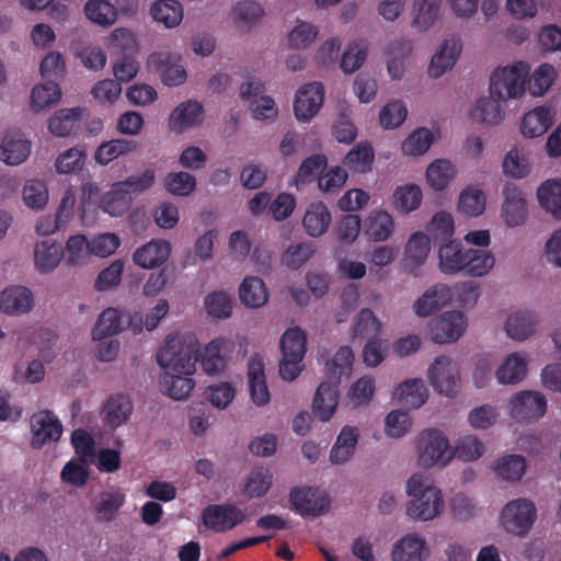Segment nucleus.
Masks as SVG:
<instances>
[{
	"label": "nucleus",
	"instance_id": "obj_30",
	"mask_svg": "<svg viewBox=\"0 0 561 561\" xmlns=\"http://www.w3.org/2000/svg\"><path fill=\"white\" fill-rule=\"evenodd\" d=\"M32 256L37 273L50 274L60 265L64 252L55 239L43 238L34 242Z\"/></svg>",
	"mask_w": 561,
	"mask_h": 561
},
{
	"label": "nucleus",
	"instance_id": "obj_43",
	"mask_svg": "<svg viewBox=\"0 0 561 561\" xmlns=\"http://www.w3.org/2000/svg\"><path fill=\"white\" fill-rule=\"evenodd\" d=\"M332 222V215L323 202L310 203L302 217V228L312 238H319L327 233Z\"/></svg>",
	"mask_w": 561,
	"mask_h": 561
},
{
	"label": "nucleus",
	"instance_id": "obj_33",
	"mask_svg": "<svg viewBox=\"0 0 561 561\" xmlns=\"http://www.w3.org/2000/svg\"><path fill=\"white\" fill-rule=\"evenodd\" d=\"M248 388L251 402L257 407H266L271 402V392L266 383L264 363L261 357L252 356L248 363Z\"/></svg>",
	"mask_w": 561,
	"mask_h": 561
},
{
	"label": "nucleus",
	"instance_id": "obj_49",
	"mask_svg": "<svg viewBox=\"0 0 561 561\" xmlns=\"http://www.w3.org/2000/svg\"><path fill=\"white\" fill-rule=\"evenodd\" d=\"M273 472L268 467L252 468L243 479L241 494L248 500L265 496L273 485Z\"/></svg>",
	"mask_w": 561,
	"mask_h": 561
},
{
	"label": "nucleus",
	"instance_id": "obj_19",
	"mask_svg": "<svg viewBox=\"0 0 561 561\" xmlns=\"http://www.w3.org/2000/svg\"><path fill=\"white\" fill-rule=\"evenodd\" d=\"M233 348L234 343L228 337L219 336L208 342L198 354V360L204 373L208 376L221 374Z\"/></svg>",
	"mask_w": 561,
	"mask_h": 561
},
{
	"label": "nucleus",
	"instance_id": "obj_46",
	"mask_svg": "<svg viewBox=\"0 0 561 561\" xmlns=\"http://www.w3.org/2000/svg\"><path fill=\"white\" fill-rule=\"evenodd\" d=\"M558 78L556 67L549 62H543L531 71L529 62H527V93L533 98H542L554 84Z\"/></svg>",
	"mask_w": 561,
	"mask_h": 561
},
{
	"label": "nucleus",
	"instance_id": "obj_38",
	"mask_svg": "<svg viewBox=\"0 0 561 561\" xmlns=\"http://www.w3.org/2000/svg\"><path fill=\"white\" fill-rule=\"evenodd\" d=\"M386 69L391 81H401L409 67V58L412 54L411 45L403 39L391 42L387 48Z\"/></svg>",
	"mask_w": 561,
	"mask_h": 561
},
{
	"label": "nucleus",
	"instance_id": "obj_10",
	"mask_svg": "<svg viewBox=\"0 0 561 561\" xmlns=\"http://www.w3.org/2000/svg\"><path fill=\"white\" fill-rule=\"evenodd\" d=\"M467 327L468 319L460 310L445 311L427 323L430 337L438 344L458 341L466 332Z\"/></svg>",
	"mask_w": 561,
	"mask_h": 561
},
{
	"label": "nucleus",
	"instance_id": "obj_13",
	"mask_svg": "<svg viewBox=\"0 0 561 561\" xmlns=\"http://www.w3.org/2000/svg\"><path fill=\"white\" fill-rule=\"evenodd\" d=\"M182 56L178 53L159 50L147 58V67L159 72L162 83L167 87H179L185 83L187 72L181 64Z\"/></svg>",
	"mask_w": 561,
	"mask_h": 561
},
{
	"label": "nucleus",
	"instance_id": "obj_22",
	"mask_svg": "<svg viewBox=\"0 0 561 561\" xmlns=\"http://www.w3.org/2000/svg\"><path fill=\"white\" fill-rule=\"evenodd\" d=\"M172 253V243L165 239H151L138 247L131 254L135 265L144 270H156L168 262Z\"/></svg>",
	"mask_w": 561,
	"mask_h": 561
},
{
	"label": "nucleus",
	"instance_id": "obj_29",
	"mask_svg": "<svg viewBox=\"0 0 561 561\" xmlns=\"http://www.w3.org/2000/svg\"><path fill=\"white\" fill-rule=\"evenodd\" d=\"M340 403V390L336 382L322 381L313 394L311 411L314 419L322 423L330 422Z\"/></svg>",
	"mask_w": 561,
	"mask_h": 561
},
{
	"label": "nucleus",
	"instance_id": "obj_6",
	"mask_svg": "<svg viewBox=\"0 0 561 561\" xmlns=\"http://www.w3.org/2000/svg\"><path fill=\"white\" fill-rule=\"evenodd\" d=\"M537 520V507L533 500L516 497L507 501L499 512L497 522L502 530L514 537L524 538Z\"/></svg>",
	"mask_w": 561,
	"mask_h": 561
},
{
	"label": "nucleus",
	"instance_id": "obj_34",
	"mask_svg": "<svg viewBox=\"0 0 561 561\" xmlns=\"http://www.w3.org/2000/svg\"><path fill=\"white\" fill-rule=\"evenodd\" d=\"M265 16L264 7L255 0H241L236 2L230 11L233 26L241 33H250Z\"/></svg>",
	"mask_w": 561,
	"mask_h": 561
},
{
	"label": "nucleus",
	"instance_id": "obj_4",
	"mask_svg": "<svg viewBox=\"0 0 561 561\" xmlns=\"http://www.w3.org/2000/svg\"><path fill=\"white\" fill-rule=\"evenodd\" d=\"M527 61L517 60L497 67L490 76L489 93L506 101L523 99L527 93Z\"/></svg>",
	"mask_w": 561,
	"mask_h": 561
},
{
	"label": "nucleus",
	"instance_id": "obj_17",
	"mask_svg": "<svg viewBox=\"0 0 561 561\" xmlns=\"http://www.w3.org/2000/svg\"><path fill=\"white\" fill-rule=\"evenodd\" d=\"M462 51V41L457 35L445 37L431 58L427 75L433 79L440 78L457 64Z\"/></svg>",
	"mask_w": 561,
	"mask_h": 561
},
{
	"label": "nucleus",
	"instance_id": "obj_16",
	"mask_svg": "<svg viewBox=\"0 0 561 561\" xmlns=\"http://www.w3.org/2000/svg\"><path fill=\"white\" fill-rule=\"evenodd\" d=\"M431 238L424 231L412 232L403 248L401 264L403 270L413 276H419L431 252Z\"/></svg>",
	"mask_w": 561,
	"mask_h": 561
},
{
	"label": "nucleus",
	"instance_id": "obj_18",
	"mask_svg": "<svg viewBox=\"0 0 561 561\" xmlns=\"http://www.w3.org/2000/svg\"><path fill=\"white\" fill-rule=\"evenodd\" d=\"M505 101L489 93L477 98L468 110L469 118L486 127L500 126L506 118Z\"/></svg>",
	"mask_w": 561,
	"mask_h": 561
},
{
	"label": "nucleus",
	"instance_id": "obj_20",
	"mask_svg": "<svg viewBox=\"0 0 561 561\" xmlns=\"http://www.w3.org/2000/svg\"><path fill=\"white\" fill-rule=\"evenodd\" d=\"M554 121L556 111L551 105H537L522 115L518 130L525 139L539 138L548 131Z\"/></svg>",
	"mask_w": 561,
	"mask_h": 561
},
{
	"label": "nucleus",
	"instance_id": "obj_8",
	"mask_svg": "<svg viewBox=\"0 0 561 561\" xmlns=\"http://www.w3.org/2000/svg\"><path fill=\"white\" fill-rule=\"evenodd\" d=\"M548 400L537 390L515 392L507 402L508 415L518 423L533 424L541 420L547 412Z\"/></svg>",
	"mask_w": 561,
	"mask_h": 561
},
{
	"label": "nucleus",
	"instance_id": "obj_41",
	"mask_svg": "<svg viewBox=\"0 0 561 561\" xmlns=\"http://www.w3.org/2000/svg\"><path fill=\"white\" fill-rule=\"evenodd\" d=\"M131 201L128 190L119 182H115L101 195L99 208L112 218H119L129 211Z\"/></svg>",
	"mask_w": 561,
	"mask_h": 561
},
{
	"label": "nucleus",
	"instance_id": "obj_23",
	"mask_svg": "<svg viewBox=\"0 0 561 561\" xmlns=\"http://www.w3.org/2000/svg\"><path fill=\"white\" fill-rule=\"evenodd\" d=\"M34 307V294L26 286L10 285L0 291V312L9 317L30 313Z\"/></svg>",
	"mask_w": 561,
	"mask_h": 561
},
{
	"label": "nucleus",
	"instance_id": "obj_26",
	"mask_svg": "<svg viewBox=\"0 0 561 561\" xmlns=\"http://www.w3.org/2000/svg\"><path fill=\"white\" fill-rule=\"evenodd\" d=\"M539 318L535 311L516 309L507 313L503 323V331L508 339L515 342H524L536 333Z\"/></svg>",
	"mask_w": 561,
	"mask_h": 561
},
{
	"label": "nucleus",
	"instance_id": "obj_1",
	"mask_svg": "<svg viewBox=\"0 0 561 561\" xmlns=\"http://www.w3.org/2000/svg\"><path fill=\"white\" fill-rule=\"evenodd\" d=\"M404 493L408 496L404 513L413 522H433L445 513L446 501L442 488L423 471H416L405 480Z\"/></svg>",
	"mask_w": 561,
	"mask_h": 561
},
{
	"label": "nucleus",
	"instance_id": "obj_57",
	"mask_svg": "<svg viewBox=\"0 0 561 561\" xmlns=\"http://www.w3.org/2000/svg\"><path fill=\"white\" fill-rule=\"evenodd\" d=\"M385 328L383 321L370 309H360L352 321V336L359 337H378Z\"/></svg>",
	"mask_w": 561,
	"mask_h": 561
},
{
	"label": "nucleus",
	"instance_id": "obj_12",
	"mask_svg": "<svg viewBox=\"0 0 561 561\" xmlns=\"http://www.w3.org/2000/svg\"><path fill=\"white\" fill-rule=\"evenodd\" d=\"M501 218L506 227L517 228L528 219V201L525 191L514 183L502 190Z\"/></svg>",
	"mask_w": 561,
	"mask_h": 561
},
{
	"label": "nucleus",
	"instance_id": "obj_32",
	"mask_svg": "<svg viewBox=\"0 0 561 561\" xmlns=\"http://www.w3.org/2000/svg\"><path fill=\"white\" fill-rule=\"evenodd\" d=\"M359 437L360 428L358 425H343L329 453V461L334 466L347 463L356 453Z\"/></svg>",
	"mask_w": 561,
	"mask_h": 561
},
{
	"label": "nucleus",
	"instance_id": "obj_35",
	"mask_svg": "<svg viewBox=\"0 0 561 561\" xmlns=\"http://www.w3.org/2000/svg\"><path fill=\"white\" fill-rule=\"evenodd\" d=\"M442 0H413L410 11V26L416 33L428 32L438 21Z\"/></svg>",
	"mask_w": 561,
	"mask_h": 561
},
{
	"label": "nucleus",
	"instance_id": "obj_61",
	"mask_svg": "<svg viewBox=\"0 0 561 561\" xmlns=\"http://www.w3.org/2000/svg\"><path fill=\"white\" fill-rule=\"evenodd\" d=\"M319 28L316 24L296 19L293 27L287 33V44L295 50H305L309 48L317 39Z\"/></svg>",
	"mask_w": 561,
	"mask_h": 561
},
{
	"label": "nucleus",
	"instance_id": "obj_60",
	"mask_svg": "<svg viewBox=\"0 0 561 561\" xmlns=\"http://www.w3.org/2000/svg\"><path fill=\"white\" fill-rule=\"evenodd\" d=\"M135 141L116 138L102 142L94 151V160L100 165H107L115 159L127 156L136 150Z\"/></svg>",
	"mask_w": 561,
	"mask_h": 561
},
{
	"label": "nucleus",
	"instance_id": "obj_36",
	"mask_svg": "<svg viewBox=\"0 0 561 561\" xmlns=\"http://www.w3.org/2000/svg\"><path fill=\"white\" fill-rule=\"evenodd\" d=\"M488 205L485 192L474 184L466 185L459 193L456 210L459 216L468 219L481 217Z\"/></svg>",
	"mask_w": 561,
	"mask_h": 561
},
{
	"label": "nucleus",
	"instance_id": "obj_59",
	"mask_svg": "<svg viewBox=\"0 0 561 561\" xmlns=\"http://www.w3.org/2000/svg\"><path fill=\"white\" fill-rule=\"evenodd\" d=\"M375 152L371 145L363 141L353 147L343 159V164L353 173L365 174L371 171Z\"/></svg>",
	"mask_w": 561,
	"mask_h": 561
},
{
	"label": "nucleus",
	"instance_id": "obj_39",
	"mask_svg": "<svg viewBox=\"0 0 561 561\" xmlns=\"http://www.w3.org/2000/svg\"><path fill=\"white\" fill-rule=\"evenodd\" d=\"M396 230L393 216L386 209H374L364 220V232L373 242H386Z\"/></svg>",
	"mask_w": 561,
	"mask_h": 561
},
{
	"label": "nucleus",
	"instance_id": "obj_11",
	"mask_svg": "<svg viewBox=\"0 0 561 561\" xmlns=\"http://www.w3.org/2000/svg\"><path fill=\"white\" fill-rule=\"evenodd\" d=\"M325 90L320 81L301 84L295 92L293 111L299 123L311 122L320 112L324 102Z\"/></svg>",
	"mask_w": 561,
	"mask_h": 561
},
{
	"label": "nucleus",
	"instance_id": "obj_58",
	"mask_svg": "<svg viewBox=\"0 0 561 561\" xmlns=\"http://www.w3.org/2000/svg\"><path fill=\"white\" fill-rule=\"evenodd\" d=\"M376 392V379L373 376H363L348 387L345 400L352 409L367 407L374 400Z\"/></svg>",
	"mask_w": 561,
	"mask_h": 561
},
{
	"label": "nucleus",
	"instance_id": "obj_2",
	"mask_svg": "<svg viewBox=\"0 0 561 561\" xmlns=\"http://www.w3.org/2000/svg\"><path fill=\"white\" fill-rule=\"evenodd\" d=\"M201 343L193 332L169 334L157 353V363L162 373L194 375Z\"/></svg>",
	"mask_w": 561,
	"mask_h": 561
},
{
	"label": "nucleus",
	"instance_id": "obj_28",
	"mask_svg": "<svg viewBox=\"0 0 561 561\" xmlns=\"http://www.w3.org/2000/svg\"><path fill=\"white\" fill-rule=\"evenodd\" d=\"M530 356L524 351H516L507 354L495 369V379L499 385H517L528 374Z\"/></svg>",
	"mask_w": 561,
	"mask_h": 561
},
{
	"label": "nucleus",
	"instance_id": "obj_56",
	"mask_svg": "<svg viewBox=\"0 0 561 561\" xmlns=\"http://www.w3.org/2000/svg\"><path fill=\"white\" fill-rule=\"evenodd\" d=\"M193 376L161 373L159 376L160 390L163 394L175 401L185 400L195 388Z\"/></svg>",
	"mask_w": 561,
	"mask_h": 561
},
{
	"label": "nucleus",
	"instance_id": "obj_15",
	"mask_svg": "<svg viewBox=\"0 0 561 561\" xmlns=\"http://www.w3.org/2000/svg\"><path fill=\"white\" fill-rule=\"evenodd\" d=\"M454 300L453 287L448 284L436 283L427 287L412 304V311L419 318H428Z\"/></svg>",
	"mask_w": 561,
	"mask_h": 561
},
{
	"label": "nucleus",
	"instance_id": "obj_27",
	"mask_svg": "<svg viewBox=\"0 0 561 561\" xmlns=\"http://www.w3.org/2000/svg\"><path fill=\"white\" fill-rule=\"evenodd\" d=\"M431 549L425 537L419 533H409L393 542L391 561H426Z\"/></svg>",
	"mask_w": 561,
	"mask_h": 561
},
{
	"label": "nucleus",
	"instance_id": "obj_63",
	"mask_svg": "<svg viewBox=\"0 0 561 561\" xmlns=\"http://www.w3.org/2000/svg\"><path fill=\"white\" fill-rule=\"evenodd\" d=\"M123 330L122 311L116 308H107L99 316L91 336L93 341L118 334Z\"/></svg>",
	"mask_w": 561,
	"mask_h": 561
},
{
	"label": "nucleus",
	"instance_id": "obj_40",
	"mask_svg": "<svg viewBox=\"0 0 561 561\" xmlns=\"http://www.w3.org/2000/svg\"><path fill=\"white\" fill-rule=\"evenodd\" d=\"M203 122V107L196 101L180 103L170 114L168 124L170 130L182 134Z\"/></svg>",
	"mask_w": 561,
	"mask_h": 561
},
{
	"label": "nucleus",
	"instance_id": "obj_51",
	"mask_svg": "<svg viewBox=\"0 0 561 561\" xmlns=\"http://www.w3.org/2000/svg\"><path fill=\"white\" fill-rule=\"evenodd\" d=\"M240 302L247 308L257 309L265 306L270 298V291L264 280L259 276H245L238 289Z\"/></svg>",
	"mask_w": 561,
	"mask_h": 561
},
{
	"label": "nucleus",
	"instance_id": "obj_42",
	"mask_svg": "<svg viewBox=\"0 0 561 561\" xmlns=\"http://www.w3.org/2000/svg\"><path fill=\"white\" fill-rule=\"evenodd\" d=\"M62 98V90L55 81L38 82L30 92L28 108L34 114H39L55 105Z\"/></svg>",
	"mask_w": 561,
	"mask_h": 561
},
{
	"label": "nucleus",
	"instance_id": "obj_21",
	"mask_svg": "<svg viewBox=\"0 0 561 561\" xmlns=\"http://www.w3.org/2000/svg\"><path fill=\"white\" fill-rule=\"evenodd\" d=\"M290 502L295 511L304 517H316L327 513L331 503L324 491L313 488L293 490Z\"/></svg>",
	"mask_w": 561,
	"mask_h": 561
},
{
	"label": "nucleus",
	"instance_id": "obj_7",
	"mask_svg": "<svg viewBox=\"0 0 561 561\" xmlns=\"http://www.w3.org/2000/svg\"><path fill=\"white\" fill-rule=\"evenodd\" d=\"M279 374L286 381L295 380L304 370L307 334L299 327L288 328L280 337Z\"/></svg>",
	"mask_w": 561,
	"mask_h": 561
},
{
	"label": "nucleus",
	"instance_id": "obj_44",
	"mask_svg": "<svg viewBox=\"0 0 561 561\" xmlns=\"http://www.w3.org/2000/svg\"><path fill=\"white\" fill-rule=\"evenodd\" d=\"M149 15L164 28H176L183 21L184 8L179 0H154L150 3Z\"/></svg>",
	"mask_w": 561,
	"mask_h": 561
},
{
	"label": "nucleus",
	"instance_id": "obj_48",
	"mask_svg": "<svg viewBox=\"0 0 561 561\" xmlns=\"http://www.w3.org/2000/svg\"><path fill=\"white\" fill-rule=\"evenodd\" d=\"M538 205L556 220H561V179L551 178L541 182L536 190Z\"/></svg>",
	"mask_w": 561,
	"mask_h": 561
},
{
	"label": "nucleus",
	"instance_id": "obj_62",
	"mask_svg": "<svg viewBox=\"0 0 561 561\" xmlns=\"http://www.w3.org/2000/svg\"><path fill=\"white\" fill-rule=\"evenodd\" d=\"M491 468L497 478L508 482L520 480L526 472L525 459L519 455L502 456L493 461Z\"/></svg>",
	"mask_w": 561,
	"mask_h": 561
},
{
	"label": "nucleus",
	"instance_id": "obj_53",
	"mask_svg": "<svg viewBox=\"0 0 561 561\" xmlns=\"http://www.w3.org/2000/svg\"><path fill=\"white\" fill-rule=\"evenodd\" d=\"M85 19L101 28H110L119 16L118 8L110 0H88L83 5Z\"/></svg>",
	"mask_w": 561,
	"mask_h": 561
},
{
	"label": "nucleus",
	"instance_id": "obj_3",
	"mask_svg": "<svg viewBox=\"0 0 561 561\" xmlns=\"http://www.w3.org/2000/svg\"><path fill=\"white\" fill-rule=\"evenodd\" d=\"M415 463L423 469H445L453 461L448 436L436 427H427L413 438Z\"/></svg>",
	"mask_w": 561,
	"mask_h": 561
},
{
	"label": "nucleus",
	"instance_id": "obj_25",
	"mask_svg": "<svg viewBox=\"0 0 561 561\" xmlns=\"http://www.w3.org/2000/svg\"><path fill=\"white\" fill-rule=\"evenodd\" d=\"M457 164L447 158H437L430 162L424 171V182L434 193H445L458 178Z\"/></svg>",
	"mask_w": 561,
	"mask_h": 561
},
{
	"label": "nucleus",
	"instance_id": "obj_54",
	"mask_svg": "<svg viewBox=\"0 0 561 561\" xmlns=\"http://www.w3.org/2000/svg\"><path fill=\"white\" fill-rule=\"evenodd\" d=\"M83 114L82 107L59 108L48 117L47 128L55 137H67L78 127Z\"/></svg>",
	"mask_w": 561,
	"mask_h": 561
},
{
	"label": "nucleus",
	"instance_id": "obj_47",
	"mask_svg": "<svg viewBox=\"0 0 561 561\" xmlns=\"http://www.w3.org/2000/svg\"><path fill=\"white\" fill-rule=\"evenodd\" d=\"M437 139V133L427 127L413 129L401 142L400 152L403 157L417 159L428 152Z\"/></svg>",
	"mask_w": 561,
	"mask_h": 561
},
{
	"label": "nucleus",
	"instance_id": "obj_24",
	"mask_svg": "<svg viewBox=\"0 0 561 561\" xmlns=\"http://www.w3.org/2000/svg\"><path fill=\"white\" fill-rule=\"evenodd\" d=\"M32 142L16 129L5 131L0 138V161L16 167L24 163L31 154Z\"/></svg>",
	"mask_w": 561,
	"mask_h": 561
},
{
	"label": "nucleus",
	"instance_id": "obj_31",
	"mask_svg": "<svg viewBox=\"0 0 561 561\" xmlns=\"http://www.w3.org/2000/svg\"><path fill=\"white\" fill-rule=\"evenodd\" d=\"M133 413V403L124 393L111 394L102 404L100 417L105 427L116 430L126 424Z\"/></svg>",
	"mask_w": 561,
	"mask_h": 561
},
{
	"label": "nucleus",
	"instance_id": "obj_50",
	"mask_svg": "<svg viewBox=\"0 0 561 561\" xmlns=\"http://www.w3.org/2000/svg\"><path fill=\"white\" fill-rule=\"evenodd\" d=\"M467 250L457 240H449L438 249V267L443 274L455 275L465 271Z\"/></svg>",
	"mask_w": 561,
	"mask_h": 561
},
{
	"label": "nucleus",
	"instance_id": "obj_64",
	"mask_svg": "<svg viewBox=\"0 0 561 561\" xmlns=\"http://www.w3.org/2000/svg\"><path fill=\"white\" fill-rule=\"evenodd\" d=\"M495 266V256L488 249L467 250L465 272L472 277H483Z\"/></svg>",
	"mask_w": 561,
	"mask_h": 561
},
{
	"label": "nucleus",
	"instance_id": "obj_9",
	"mask_svg": "<svg viewBox=\"0 0 561 561\" xmlns=\"http://www.w3.org/2000/svg\"><path fill=\"white\" fill-rule=\"evenodd\" d=\"M30 445L33 449H42L47 445L57 444L64 433L61 420L53 411L42 409L30 417Z\"/></svg>",
	"mask_w": 561,
	"mask_h": 561
},
{
	"label": "nucleus",
	"instance_id": "obj_14",
	"mask_svg": "<svg viewBox=\"0 0 561 561\" xmlns=\"http://www.w3.org/2000/svg\"><path fill=\"white\" fill-rule=\"evenodd\" d=\"M247 519L245 512L234 504H213L202 512L205 527L217 533L229 531Z\"/></svg>",
	"mask_w": 561,
	"mask_h": 561
},
{
	"label": "nucleus",
	"instance_id": "obj_37",
	"mask_svg": "<svg viewBox=\"0 0 561 561\" xmlns=\"http://www.w3.org/2000/svg\"><path fill=\"white\" fill-rule=\"evenodd\" d=\"M21 201L30 211H44L50 201L48 183L36 176L26 179L21 188Z\"/></svg>",
	"mask_w": 561,
	"mask_h": 561
},
{
	"label": "nucleus",
	"instance_id": "obj_45",
	"mask_svg": "<svg viewBox=\"0 0 561 561\" xmlns=\"http://www.w3.org/2000/svg\"><path fill=\"white\" fill-rule=\"evenodd\" d=\"M430 398V391L422 378L407 379L396 386L392 399L398 403L419 409Z\"/></svg>",
	"mask_w": 561,
	"mask_h": 561
},
{
	"label": "nucleus",
	"instance_id": "obj_5",
	"mask_svg": "<svg viewBox=\"0 0 561 561\" xmlns=\"http://www.w3.org/2000/svg\"><path fill=\"white\" fill-rule=\"evenodd\" d=\"M426 377L433 390L445 398L455 399L462 390V370L458 359L439 355L428 365Z\"/></svg>",
	"mask_w": 561,
	"mask_h": 561
},
{
	"label": "nucleus",
	"instance_id": "obj_55",
	"mask_svg": "<svg viewBox=\"0 0 561 561\" xmlns=\"http://www.w3.org/2000/svg\"><path fill=\"white\" fill-rule=\"evenodd\" d=\"M533 170V160L529 151L519 147H512L503 157L502 171L512 179H524Z\"/></svg>",
	"mask_w": 561,
	"mask_h": 561
},
{
	"label": "nucleus",
	"instance_id": "obj_52",
	"mask_svg": "<svg viewBox=\"0 0 561 561\" xmlns=\"http://www.w3.org/2000/svg\"><path fill=\"white\" fill-rule=\"evenodd\" d=\"M423 190L416 183L398 185L391 195V205L401 215L417 210L423 202Z\"/></svg>",
	"mask_w": 561,
	"mask_h": 561
}]
</instances>
